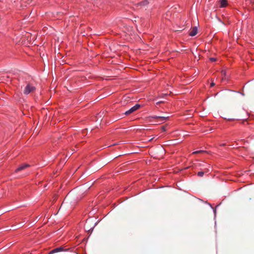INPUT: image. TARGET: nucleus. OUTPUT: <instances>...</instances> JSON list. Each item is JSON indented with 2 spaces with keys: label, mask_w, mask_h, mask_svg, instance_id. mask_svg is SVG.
Masks as SVG:
<instances>
[{
  "label": "nucleus",
  "mask_w": 254,
  "mask_h": 254,
  "mask_svg": "<svg viewBox=\"0 0 254 254\" xmlns=\"http://www.w3.org/2000/svg\"><path fill=\"white\" fill-rule=\"evenodd\" d=\"M200 166L204 167L205 169L204 170H206V171H201L200 172H198L197 173V176L200 177H203L204 175V173H207L209 171V168H210V165L205 163V162H202L201 164H200Z\"/></svg>",
  "instance_id": "nucleus-1"
},
{
  "label": "nucleus",
  "mask_w": 254,
  "mask_h": 254,
  "mask_svg": "<svg viewBox=\"0 0 254 254\" xmlns=\"http://www.w3.org/2000/svg\"><path fill=\"white\" fill-rule=\"evenodd\" d=\"M35 90V86L30 84H27L23 90V93L25 95H28Z\"/></svg>",
  "instance_id": "nucleus-2"
},
{
  "label": "nucleus",
  "mask_w": 254,
  "mask_h": 254,
  "mask_svg": "<svg viewBox=\"0 0 254 254\" xmlns=\"http://www.w3.org/2000/svg\"><path fill=\"white\" fill-rule=\"evenodd\" d=\"M149 118L157 119L158 120V122L159 124H161L166 122L167 120L168 117L152 116H150Z\"/></svg>",
  "instance_id": "nucleus-3"
},
{
  "label": "nucleus",
  "mask_w": 254,
  "mask_h": 254,
  "mask_svg": "<svg viewBox=\"0 0 254 254\" xmlns=\"http://www.w3.org/2000/svg\"><path fill=\"white\" fill-rule=\"evenodd\" d=\"M140 107V105L138 104H135L134 106L130 108L129 110H127L125 112V114L126 115H128L130 114L133 113V112L136 111Z\"/></svg>",
  "instance_id": "nucleus-4"
},
{
  "label": "nucleus",
  "mask_w": 254,
  "mask_h": 254,
  "mask_svg": "<svg viewBox=\"0 0 254 254\" xmlns=\"http://www.w3.org/2000/svg\"><path fill=\"white\" fill-rule=\"evenodd\" d=\"M148 3L149 2L147 0H144L139 2L137 3L136 5L137 6H140V7H144V6H146L148 4Z\"/></svg>",
  "instance_id": "nucleus-5"
},
{
  "label": "nucleus",
  "mask_w": 254,
  "mask_h": 254,
  "mask_svg": "<svg viewBox=\"0 0 254 254\" xmlns=\"http://www.w3.org/2000/svg\"><path fill=\"white\" fill-rule=\"evenodd\" d=\"M197 27L196 26H194L193 27L192 30L190 32L189 35L190 36H194L197 33Z\"/></svg>",
  "instance_id": "nucleus-6"
},
{
  "label": "nucleus",
  "mask_w": 254,
  "mask_h": 254,
  "mask_svg": "<svg viewBox=\"0 0 254 254\" xmlns=\"http://www.w3.org/2000/svg\"><path fill=\"white\" fill-rule=\"evenodd\" d=\"M64 251V248L62 247H60L57 248L51 251V253H58V252H62Z\"/></svg>",
  "instance_id": "nucleus-7"
},
{
  "label": "nucleus",
  "mask_w": 254,
  "mask_h": 254,
  "mask_svg": "<svg viewBox=\"0 0 254 254\" xmlns=\"http://www.w3.org/2000/svg\"><path fill=\"white\" fill-rule=\"evenodd\" d=\"M29 165L28 164H23V165H22L21 166H20L19 167H18L15 170V172H19V171H20L24 169H25L26 168H27V167H28Z\"/></svg>",
  "instance_id": "nucleus-8"
},
{
  "label": "nucleus",
  "mask_w": 254,
  "mask_h": 254,
  "mask_svg": "<svg viewBox=\"0 0 254 254\" xmlns=\"http://www.w3.org/2000/svg\"><path fill=\"white\" fill-rule=\"evenodd\" d=\"M220 7H225L227 5V1L226 0H220Z\"/></svg>",
  "instance_id": "nucleus-9"
},
{
  "label": "nucleus",
  "mask_w": 254,
  "mask_h": 254,
  "mask_svg": "<svg viewBox=\"0 0 254 254\" xmlns=\"http://www.w3.org/2000/svg\"><path fill=\"white\" fill-rule=\"evenodd\" d=\"M204 152L203 150H197V151H195L193 152V154L200 153H201V152Z\"/></svg>",
  "instance_id": "nucleus-10"
},
{
  "label": "nucleus",
  "mask_w": 254,
  "mask_h": 254,
  "mask_svg": "<svg viewBox=\"0 0 254 254\" xmlns=\"http://www.w3.org/2000/svg\"><path fill=\"white\" fill-rule=\"evenodd\" d=\"M209 205L211 206V207L213 209V212L215 214L216 212V208H214L210 204H209Z\"/></svg>",
  "instance_id": "nucleus-11"
},
{
  "label": "nucleus",
  "mask_w": 254,
  "mask_h": 254,
  "mask_svg": "<svg viewBox=\"0 0 254 254\" xmlns=\"http://www.w3.org/2000/svg\"><path fill=\"white\" fill-rule=\"evenodd\" d=\"M210 61L211 62H214L216 61V59L214 58H210Z\"/></svg>",
  "instance_id": "nucleus-12"
},
{
  "label": "nucleus",
  "mask_w": 254,
  "mask_h": 254,
  "mask_svg": "<svg viewBox=\"0 0 254 254\" xmlns=\"http://www.w3.org/2000/svg\"><path fill=\"white\" fill-rule=\"evenodd\" d=\"M214 85H215V83H214L213 82H211V84H210V86H211V87H212V86H213Z\"/></svg>",
  "instance_id": "nucleus-13"
},
{
  "label": "nucleus",
  "mask_w": 254,
  "mask_h": 254,
  "mask_svg": "<svg viewBox=\"0 0 254 254\" xmlns=\"http://www.w3.org/2000/svg\"><path fill=\"white\" fill-rule=\"evenodd\" d=\"M162 129H163V130L165 131V128L164 127H163Z\"/></svg>",
  "instance_id": "nucleus-14"
}]
</instances>
